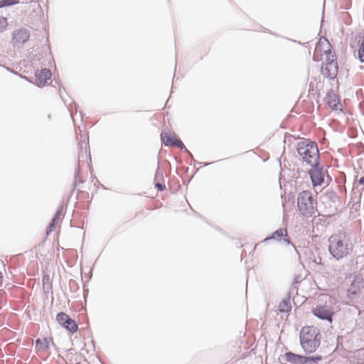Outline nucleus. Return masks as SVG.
I'll return each mask as SVG.
<instances>
[{
    "instance_id": "7",
    "label": "nucleus",
    "mask_w": 364,
    "mask_h": 364,
    "mask_svg": "<svg viewBox=\"0 0 364 364\" xmlns=\"http://www.w3.org/2000/svg\"><path fill=\"white\" fill-rule=\"evenodd\" d=\"M311 166L312 168L309 171V173L313 186H321L323 183L325 176L323 168L319 167L318 164Z\"/></svg>"
},
{
    "instance_id": "25",
    "label": "nucleus",
    "mask_w": 364,
    "mask_h": 364,
    "mask_svg": "<svg viewBox=\"0 0 364 364\" xmlns=\"http://www.w3.org/2000/svg\"><path fill=\"white\" fill-rule=\"evenodd\" d=\"M8 26L7 18L0 16V33L3 32Z\"/></svg>"
},
{
    "instance_id": "13",
    "label": "nucleus",
    "mask_w": 364,
    "mask_h": 364,
    "mask_svg": "<svg viewBox=\"0 0 364 364\" xmlns=\"http://www.w3.org/2000/svg\"><path fill=\"white\" fill-rule=\"evenodd\" d=\"M287 231L285 228H280L275 232H274L271 237L265 238L263 241H267L271 239L277 240L280 241L283 237V241L287 244H290V240L287 238Z\"/></svg>"
},
{
    "instance_id": "15",
    "label": "nucleus",
    "mask_w": 364,
    "mask_h": 364,
    "mask_svg": "<svg viewBox=\"0 0 364 364\" xmlns=\"http://www.w3.org/2000/svg\"><path fill=\"white\" fill-rule=\"evenodd\" d=\"M63 206L61 205L59 207L58 210L56 211L53 218L52 219L50 223L49 224V226L47 230V235H48L50 232L53 231V228L55 227V224L58 223V221L60 219V215L63 213Z\"/></svg>"
},
{
    "instance_id": "28",
    "label": "nucleus",
    "mask_w": 364,
    "mask_h": 364,
    "mask_svg": "<svg viewBox=\"0 0 364 364\" xmlns=\"http://www.w3.org/2000/svg\"><path fill=\"white\" fill-rule=\"evenodd\" d=\"M359 183L364 184V176L360 178Z\"/></svg>"
},
{
    "instance_id": "21",
    "label": "nucleus",
    "mask_w": 364,
    "mask_h": 364,
    "mask_svg": "<svg viewBox=\"0 0 364 364\" xmlns=\"http://www.w3.org/2000/svg\"><path fill=\"white\" fill-rule=\"evenodd\" d=\"M358 55L360 61L364 63V36L359 41V48L358 51Z\"/></svg>"
},
{
    "instance_id": "1",
    "label": "nucleus",
    "mask_w": 364,
    "mask_h": 364,
    "mask_svg": "<svg viewBox=\"0 0 364 364\" xmlns=\"http://www.w3.org/2000/svg\"><path fill=\"white\" fill-rule=\"evenodd\" d=\"M328 251L336 260L347 257L353 250V245L346 232H340L328 238Z\"/></svg>"
},
{
    "instance_id": "16",
    "label": "nucleus",
    "mask_w": 364,
    "mask_h": 364,
    "mask_svg": "<svg viewBox=\"0 0 364 364\" xmlns=\"http://www.w3.org/2000/svg\"><path fill=\"white\" fill-rule=\"evenodd\" d=\"M327 105L333 110L339 109L338 105L340 103L338 101V97L335 94H328L326 97Z\"/></svg>"
},
{
    "instance_id": "18",
    "label": "nucleus",
    "mask_w": 364,
    "mask_h": 364,
    "mask_svg": "<svg viewBox=\"0 0 364 364\" xmlns=\"http://www.w3.org/2000/svg\"><path fill=\"white\" fill-rule=\"evenodd\" d=\"M32 1L33 0H0V9L5 6H11L19 3L25 4Z\"/></svg>"
},
{
    "instance_id": "27",
    "label": "nucleus",
    "mask_w": 364,
    "mask_h": 364,
    "mask_svg": "<svg viewBox=\"0 0 364 364\" xmlns=\"http://www.w3.org/2000/svg\"><path fill=\"white\" fill-rule=\"evenodd\" d=\"M155 186L159 191H164L166 188L165 185L161 184L159 181H155Z\"/></svg>"
},
{
    "instance_id": "6",
    "label": "nucleus",
    "mask_w": 364,
    "mask_h": 364,
    "mask_svg": "<svg viewBox=\"0 0 364 364\" xmlns=\"http://www.w3.org/2000/svg\"><path fill=\"white\" fill-rule=\"evenodd\" d=\"M56 320L60 326L71 333H75L77 331L78 327L75 321L70 318L65 313H58L56 316Z\"/></svg>"
},
{
    "instance_id": "24",
    "label": "nucleus",
    "mask_w": 364,
    "mask_h": 364,
    "mask_svg": "<svg viewBox=\"0 0 364 364\" xmlns=\"http://www.w3.org/2000/svg\"><path fill=\"white\" fill-rule=\"evenodd\" d=\"M326 63L337 62L336 59L335 58V55H333L332 53L331 50H328V51H326Z\"/></svg>"
},
{
    "instance_id": "26",
    "label": "nucleus",
    "mask_w": 364,
    "mask_h": 364,
    "mask_svg": "<svg viewBox=\"0 0 364 364\" xmlns=\"http://www.w3.org/2000/svg\"><path fill=\"white\" fill-rule=\"evenodd\" d=\"M174 146H178L181 149H184L186 152H188V150L185 147L184 144H183V142L180 139H177L176 141V144H175Z\"/></svg>"
},
{
    "instance_id": "4",
    "label": "nucleus",
    "mask_w": 364,
    "mask_h": 364,
    "mask_svg": "<svg viewBox=\"0 0 364 364\" xmlns=\"http://www.w3.org/2000/svg\"><path fill=\"white\" fill-rule=\"evenodd\" d=\"M320 333L314 326H305L300 333L301 346L306 353H313L320 345Z\"/></svg>"
},
{
    "instance_id": "23",
    "label": "nucleus",
    "mask_w": 364,
    "mask_h": 364,
    "mask_svg": "<svg viewBox=\"0 0 364 364\" xmlns=\"http://www.w3.org/2000/svg\"><path fill=\"white\" fill-rule=\"evenodd\" d=\"M163 170L160 168L159 165L157 167L156 171L154 181H160L163 178Z\"/></svg>"
},
{
    "instance_id": "9",
    "label": "nucleus",
    "mask_w": 364,
    "mask_h": 364,
    "mask_svg": "<svg viewBox=\"0 0 364 364\" xmlns=\"http://www.w3.org/2000/svg\"><path fill=\"white\" fill-rule=\"evenodd\" d=\"M322 75L331 80L336 77L338 73L337 62H329L323 64L321 68Z\"/></svg>"
},
{
    "instance_id": "11",
    "label": "nucleus",
    "mask_w": 364,
    "mask_h": 364,
    "mask_svg": "<svg viewBox=\"0 0 364 364\" xmlns=\"http://www.w3.org/2000/svg\"><path fill=\"white\" fill-rule=\"evenodd\" d=\"M79 145L80 149L78 154L79 161H84L87 159L91 160L90 151L87 150L89 149L88 141H82L79 143Z\"/></svg>"
},
{
    "instance_id": "12",
    "label": "nucleus",
    "mask_w": 364,
    "mask_h": 364,
    "mask_svg": "<svg viewBox=\"0 0 364 364\" xmlns=\"http://www.w3.org/2000/svg\"><path fill=\"white\" fill-rule=\"evenodd\" d=\"M363 287V279L360 274L355 275L348 289L349 293L356 294Z\"/></svg>"
},
{
    "instance_id": "22",
    "label": "nucleus",
    "mask_w": 364,
    "mask_h": 364,
    "mask_svg": "<svg viewBox=\"0 0 364 364\" xmlns=\"http://www.w3.org/2000/svg\"><path fill=\"white\" fill-rule=\"evenodd\" d=\"M321 359V358L318 356L315 358L307 357L306 358H305V360L304 361L303 364H318L317 361Z\"/></svg>"
},
{
    "instance_id": "2",
    "label": "nucleus",
    "mask_w": 364,
    "mask_h": 364,
    "mask_svg": "<svg viewBox=\"0 0 364 364\" xmlns=\"http://www.w3.org/2000/svg\"><path fill=\"white\" fill-rule=\"evenodd\" d=\"M296 151L303 162L309 166L318 165L319 153L317 144L309 140H302L297 143Z\"/></svg>"
},
{
    "instance_id": "14",
    "label": "nucleus",
    "mask_w": 364,
    "mask_h": 364,
    "mask_svg": "<svg viewBox=\"0 0 364 364\" xmlns=\"http://www.w3.org/2000/svg\"><path fill=\"white\" fill-rule=\"evenodd\" d=\"M284 357L285 358V360L287 362L292 363L294 364H303L304 361L305 360V358H307L294 354L291 352L286 353Z\"/></svg>"
},
{
    "instance_id": "20",
    "label": "nucleus",
    "mask_w": 364,
    "mask_h": 364,
    "mask_svg": "<svg viewBox=\"0 0 364 364\" xmlns=\"http://www.w3.org/2000/svg\"><path fill=\"white\" fill-rule=\"evenodd\" d=\"M48 343L49 341L46 338L43 340L38 338L36 341V347L38 350H47L48 348Z\"/></svg>"
},
{
    "instance_id": "19",
    "label": "nucleus",
    "mask_w": 364,
    "mask_h": 364,
    "mask_svg": "<svg viewBox=\"0 0 364 364\" xmlns=\"http://www.w3.org/2000/svg\"><path fill=\"white\" fill-rule=\"evenodd\" d=\"M161 137L165 146H174L176 141L178 139L174 136L168 135L167 134H161Z\"/></svg>"
},
{
    "instance_id": "10",
    "label": "nucleus",
    "mask_w": 364,
    "mask_h": 364,
    "mask_svg": "<svg viewBox=\"0 0 364 364\" xmlns=\"http://www.w3.org/2000/svg\"><path fill=\"white\" fill-rule=\"evenodd\" d=\"M36 82L38 86L44 85L47 80L51 77V72L50 70L44 68L36 73Z\"/></svg>"
},
{
    "instance_id": "3",
    "label": "nucleus",
    "mask_w": 364,
    "mask_h": 364,
    "mask_svg": "<svg viewBox=\"0 0 364 364\" xmlns=\"http://www.w3.org/2000/svg\"><path fill=\"white\" fill-rule=\"evenodd\" d=\"M299 212L306 218L316 217L318 213L317 200L310 191H303L298 194Z\"/></svg>"
},
{
    "instance_id": "5",
    "label": "nucleus",
    "mask_w": 364,
    "mask_h": 364,
    "mask_svg": "<svg viewBox=\"0 0 364 364\" xmlns=\"http://www.w3.org/2000/svg\"><path fill=\"white\" fill-rule=\"evenodd\" d=\"M30 36V31L27 28L16 29L13 33L11 42L14 46H20L28 41Z\"/></svg>"
},
{
    "instance_id": "29",
    "label": "nucleus",
    "mask_w": 364,
    "mask_h": 364,
    "mask_svg": "<svg viewBox=\"0 0 364 364\" xmlns=\"http://www.w3.org/2000/svg\"><path fill=\"white\" fill-rule=\"evenodd\" d=\"M3 277V274L1 272H0V278H2Z\"/></svg>"
},
{
    "instance_id": "17",
    "label": "nucleus",
    "mask_w": 364,
    "mask_h": 364,
    "mask_svg": "<svg viewBox=\"0 0 364 364\" xmlns=\"http://www.w3.org/2000/svg\"><path fill=\"white\" fill-rule=\"evenodd\" d=\"M279 309L281 312H289L291 309V301H290V293H288L287 298L284 299L279 305Z\"/></svg>"
},
{
    "instance_id": "8",
    "label": "nucleus",
    "mask_w": 364,
    "mask_h": 364,
    "mask_svg": "<svg viewBox=\"0 0 364 364\" xmlns=\"http://www.w3.org/2000/svg\"><path fill=\"white\" fill-rule=\"evenodd\" d=\"M313 314L314 316L322 320H326L330 323L332 321V316L333 312L330 306H317L315 309H313Z\"/></svg>"
},
{
    "instance_id": "30",
    "label": "nucleus",
    "mask_w": 364,
    "mask_h": 364,
    "mask_svg": "<svg viewBox=\"0 0 364 364\" xmlns=\"http://www.w3.org/2000/svg\"><path fill=\"white\" fill-rule=\"evenodd\" d=\"M77 175H78V173H77V172H76V173H75V178H77Z\"/></svg>"
}]
</instances>
